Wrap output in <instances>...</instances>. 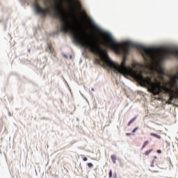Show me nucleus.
I'll return each mask as SVG.
<instances>
[{"label": "nucleus", "mask_w": 178, "mask_h": 178, "mask_svg": "<svg viewBox=\"0 0 178 178\" xmlns=\"http://www.w3.org/2000/svg\"><path fill=\"white\" fill-rule=\"evenodd\" d=\"M54 15L60 19L61 23L60 30L62 33H70L75 41L83 48L88 49L89 52L95 55H99L102 62H104L106 66L115 70L120 74H122L124 77H127V76L133 77L143 87L147 85L148 77H144L142 72L138 73V70H134L137 65L133 64L134 67L126 66V56L130 54V48H137V49L143 51L144 53H142V56L145 62L156 60L159 58L162 62V60L168 59L169 56H178V49L148 48L131 42L119 43L113 39L112 35L101 30L90 17L87 18L90 26L97 31L100 35L104 37L105 40L96 38L86 41L83 38L81 33L76 30L73 24L69 20V17H67L65 8H63V4L60 1L56 3L54 5Z\"/></svg>", "instance_id": "obj_1"}, {"label": "nucleus", "mask_w": 178, "mask_h": 178, "mask_svg": "<svg viewBox=\"0 0 178 178\" xmlns=\"http://www.w3.org/2000/svg\"><path fill=\"white\" fill-rule=\"evenodd\" d=\"M33 6L35 8V13L38 15L45 16L47 13H51V8L49 7L42 8L40 6V4H38V1L35 2Z\"/></svg>", "instance_id": "obj_2"}, {"label": "nucleus", "mask_w": 178, "mask_h": 178, "mask_svg": "<svg viewBox=\"0 0 178 178\" xmlns=\"http://www.w3.org/2000/svg\"><path fill=\"white\" fill-rule=\"evenodd\" d=\"M157 164L158 163V158L156 156H154V159H153L152 162V164H151V166L152 168H154V164Z\"/></svg>", "instance_id": "obj_3"}, {"label": "nucleus", "mask_w": 178, "mask_h": 178, "mask_svg": "<svg viewBox=\"0 0 178 178\" xmlns=\"http://www.w3.org/2000/svg\"><path fill=\"white\" fill-rule=\"evenodd\" d=\"M150 136H152V137H155L156 138H158L159 140H161V138H162V137H161V136H159L156 134H154V133H151Z\"/></svg>", "instance_id": "obj_4"}, {"label": "nucleus", "mask_w": 178, "mask_h": 178, "mask_svg": "<svg viewBox=\"0 0 178 178\" xmlns=\"http://www.w3.org/2000/svg\"><path fill=\"white\" fill-rule=\"evenodd\" d=\"M136 119H137V117H134L133 119H131V120L129 122L127 126H130V124H131V123H134V122H136Z\"/></svg>", "instance_id": "obj_5"}, {"label": "nucleus", "mask_w": 178, "mask_h": 178, "mask_svg": "<svg viewBox=\"0 0 178 178\" xmlns=\"http://www.w3.org/2000/svg\"><path fill=\"white\" fill-rule=\"evenodd\" d=\"M47 48L51 54H54V49L50 44H47Z\"/></svg>", "instance_id": "obj_6"}, {"label": "nucleus", "mask_w": 178, "mask_h": 178, "mask_svg": "<svg viewBox=\"0 0 178 178\" xmlns=\"http://www.w3.org/2000/svg\"><path fill=\"white\" fill-rule=\"evenodd\" d=\"M111 161L113 162V163H116V156L113 154L111 156Z\"/></svg>", "instance_id": "obj_7"}, {"label": "nucleus", "mask_w": 178, "mask_h": 178, "mask_svg": "<svg viewBox=\"0 0 178 178\" xmlns=\"http://www.w3.org/2000/svg\"><path fill=\"white\" fill-rule=\"evenodd\" d=\"M152 151H153L152 149H150L149 150L146 151V152L144 153V155H145L146 156H148V155H149V154H151Z\"/></svg>", "instance_id": "obj_8"}, {"label": "nucleus", "mask_w": 178, "mask_h": 178, "mask_svg": "<svg viewBox=\"0 0 178 178\" xmlns=\"http://www.w3.org/2000/svg\"><path fill=\"white\" fill-rule=\"evenodd\" d=\"M148 144H149V141L146 140V141L143 143V147H142V149H144V148H145V147H147V145H148Z\"/></svg>", "instance_id": "obj_9"}, {"label": "nucleus", "mask_w": 178, "mask_h": 178, "mask_svg": "<svg viewBox=\"0 0 178 178\" xmlns=\"http://www.w3.org/2000/svg\"><path fill=\"white\" fill-rule=\"evenodd\" d=\"M96 63H98V65H101V60L99 58H95Z\"/></svg>", "instance_id": "obj_10"}, {"label": "nucleus", "mask_w": 178, "mask_h": 178, "mask_svg": "<svg viewBox=\"0 0 178 178\" xmlns=\"http://www.w3.org/2000/svg\"><path fill=\"white\" fill-rule=\"evenodd\" d=\"M88 168H93L94 165L92 164V163H88Z\"/></svg>", "instance_id": "obj_11"}, {"label": "nucleus", "mask_w": 178, "mask_h": 178, "mask_svg": "<svg viewBox=\"0 0 178 178\" xmlns=\"http://www.w3.org/2000/svg\"><path fill=\"white\" fill-rule=\"evenodd\" d=\"M81 13L83 15V16H85V17H87V15H86V10H83Z\"/></svg>", "instance_id": "obj_12"}, {"label": "nucleus", "mask_w": 178, "mask_h": 178, "mask_svg": "<svg viewBox=\"0 0 178 178\" xmlns=\"http://www.w3.org/2000/svg\"><path fill=\"white\" fill-rule=\"evenodd\" d=\"M137 130H138V127H136L135 129H133L132 133H136Z\"/></svg>", "instance_id": "obj_13"}, {"label": "nucleus", "mask_w": 178, "mask_h": 178, "mask_svg": "<svg viewBox=\"0 0 178 178\" xmlns=\"http://www.w3.org/2000/svg\"><path fill=\"white\" fill-rule=\"evenodd\" d=\"M112 177V170H110L109 172V178Z\"/></svg>", "instance_id": "obj_14"}, {"label": "nucleus", "mask_w": 178, "mask_h": 178, "mask_svg": "<svg viewBox=\"0 0 178 178\" xmlns=\"http://www.w3.org/2000/svg\"><path fill=\"white\" fill-rule=\"evenodd\" d=\"M87 160H88L87 157H83V161H84V162L87 161Z\"/></svg>", "instance_id": "obj_15"}, {"label": "nucleus", "mask_w": 178, "mask_h": 178, "mask_svg": "<svg viewBox=\"0 0 178 178\" xmlns=\"http://www.w3.org/2000/svg\"><path fill=\"white\" fill-rule=\"evenodd\" d=\"M159 74H163V71L160 70V71H159Z\"/></svg>", "instance_id": "obj_16"}, {"label": "nucleus", "mask_w": 178, "mask_h": 178, "mask_svg": "<svg viewBox=\"0 0 178 178\" xmlns=\"http://www.w3.org/2000/svg\"><path fill=\"white\" fill-rule=\"evenodd\" d=\"M157 154H162V151L161 150H157Z\"/></svg>", "instance_id": "obj_17"}, {"label": "nucleus", "mask_w": 178, "mask_h": 178, "mask_svg": "<svg viewBox=\"0 0 178 178\" xmlns=\"http://www.w3.org/2000/svg\"><path fill=\"white\" fill-rule=\"evenodd\" d=\"M126 136H131V134H130V133H127V134H126Z\"/></svg>", "instance_id": "obj_18"}, {"label": "nucleus", "mask_w": 178, "mask_h": 178, "mask_svg": "<svg viewBox=\"0 0 178 178\" xmlns=\"http://www.w3.org/2000/svg\"><path fill=\"white\" fill-rule=\"evenodd\" d=\"M35 2H38V0H35Z\"/></svg>", "instance_id": "obj_19"}]
</instances>
